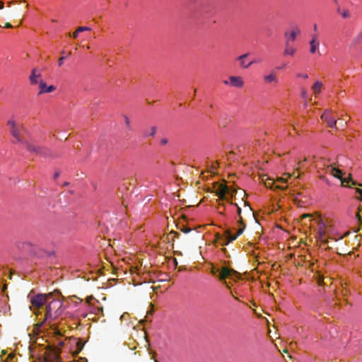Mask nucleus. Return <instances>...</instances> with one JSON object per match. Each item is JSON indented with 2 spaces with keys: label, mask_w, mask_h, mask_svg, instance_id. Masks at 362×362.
<instances>
[{
  "label": "nucleus",
  "mask_w": 362,
  "mask_h": 362,
  "mask_svg": "<svg viewBox=\"0 0 362 362\" xmlns=\"http://www.w3.org/2000/svg\"><path fill=\"white\" fill-rule=\"evenodd\" d=\"M46 312L43 322L54 320L59 317L63 313L62 302L60 300L50 299L47 303Z\"/></svg>",
  "instance_id": "f257e3e1"
},
{
  "label": "nucleus",
  "mask_w": 362,
  "mask_h": 362,
  "mask_svg": "<svg viewBox=\"0 0 362 362\" xmlns=\"http://www.w3.org/2000/svg\"><path fill=\"white\" fill-rule=\"evenodd\" d=\"M216 272H219V274L218 276V279L221 281H223V284L228 289H230V287L226 281V279H230L233 281H237L240 277V274L238 272H236L233 269H230L227 267H222L221 269H213L211 270V273L213 274H215Z\"/></svg>",
  "instance_id": "f03ea898"
},
{
  "label": "nucleus",
  "mask_w": 362,
  "mask_h": 362,
  "mask_svg": "<svg viewBox=\"0 0 362 362\" xmlns=\"http://www.w3.org/2000/svg\"><path fill=\"white\" fill-rule=\"evenodd\" d=\"M7 124L9 127L11 134L16 139V141L25 145V142H27V141H25L22 136V132L25 131L24 125L17 124L13 118H10L7 121Z\"/></svg>",
  "instance_id": "7ed1b4c3"
},
{
  "label": "nucleus",
  "mask_w": 362,
  "mask_h": 362,
  "mask_svg": "<svg viewBox=\"0 0 362 362\" xmlns=\"http://www.w3.org/2000/svg\"><path fill=\"white\" fill-rule=\"evenodd\" d=\"M25 148L32 154L42 157H49L52 156L51 151L47 147L35 144L30 142H25Z\"/></svg>",
  "instance_id": "20e7f679"
},
{
  "label": "nucleus",
  "mask_w": 362,
  "mask_h": 362,
  "mask_svg": "<svg viewBox=\"0 0 362 362\" xmlns=\"http://www.w3.org/2000/svg\"><path fill=\"white\" fill-rule=\"evenodd\" d=\"M327 172L329 173L334 177L340 179L341 182V185L344 186L346 185V186L350 187V185H349L350 182H351V185H356V183L352 180L351 176H349V177L347 179L343 178L342 177V175H343L342 171L338 168H334L332 165L327 166Z\"/></svg>",
  "instance_id": "39448f33"
},
{
  "label": "nucleus",
  "mask_w": 362,
  "mask_h": 362,
  "mask_svg": "<svg viewBox=\"0 0 362 362\" xmlns=\"http://www.w3.org/2000/svg\"><path fill=\"white\" fill-rule=\"evenodd\" d=\"M52 298V294L51 293L48 294H37L30 298V303L35 308L39 309L45 304H47Z\"/></svg>",
  "instance_id": "423d86ee"
},
{
  "label": "nucleus",
  "mask_w": 362,
  "mask_h": 362,
  "mask_svg": "<svg viewBox=\"0 0 362 362\" xmlns=\"http://www.w3.org/2000/svg\"><path fill=\"white\" fill-rule=\"evenodd\" d=\"M245 228V226H243L242 228H240L237 232V234L235 235H231L229 230H226V236L225 238L218 236L221 241L220 244L221 245H228L230 242L235 240L239 235H240L243 233Z\"/></svg>",
  "instance_id": "0eeeda50"
},
{
  "label": "nucleus",
  "mask_w": 362,
  "mask_h": 362,
  "mask_svg": "<svg viewBox=\"0 0 362 362\" xmlns=\"http://www.w3.org/2000/svg\"><path fill=\"white\" fill-rule=\"evenodd\" d=\"M214 187L215 188L214 192L221 199L229 202L226 197V194L228 193L229 189L226 185L216 182Z\"/></svg>",
  "instance_id": "6e6552de"
},
{
  "label": "nucleus",
  "mask_w": 362,
  "mask_h": 362,
  "mask_svg": "<svg viewBox=\"0 0 362 362\" xmlns=\"http://www.w3.org/2000/svg\"><path fill=\"white\" fill-rule=\"evenodd\" d=\"M321 119L325 120L329 127H336L337 120L334 117L332 116L330 110H325V112L322 115Z\"/></svg>",
  "instance_id": "1a4fd4ad"
},
{
  "label": "nucleus",
  "mask_w": 362,
  "mask_h": 362,
  "mask_svg": "<svg viewBox=\"0 0 362 362\" xmlns=\"http://www.w3.org/2000/svg\"><path fill=\"white\" fill-rule=\"evenodd\" d=\"M249 54L246 53L239 56L237 59L240 62V65L243 69H248L252 64L257 63V61L253 60L248 63L246 62L245 59L248 57Z\"/></svg>",
  "instance_id": "9d476101"
},
{
  "label": "nucleus",
  "mask_w": 362,
  "mask_h": 362,
  "mask_svg": "<svg viewBox=\"0 0 362 362\" xmlns=\"http://www.w3.org/2000/svg\"><path fill=\"white\" fill-rule=\"evenodd\" d=\"M231 85L236 88H242L244 86V81L241 76H232L229 77Z\"/></svg>",
  "instance_id": "9b49d317"
},
{
  "label": "nucleus",
  "mask_w": 362,
  "mask_h": 362,
  "mask_svg": "<svg viewBox=\"0 0 362 362\" xmlns=\"http://www.w3.org/2000/svg\"><path fill=\"white\" fill-rule=\"evenodd\" d=\"M40 92L39 94L45 93H51L56 89V87L53 85H50L47 86L45 82L40 81L39 83Z\"/></svg>",
  "instance_id": "f8f14e48"
},
{
  "label": "nucleus",
  "mask_w": 362,
  "mask_h": 362,
  "mask_svg": "<svg viewBox=\"0 0 362 362\" xmlns=\"http://www.w3.org/2000/svg\"><path fill=\"white\" fill-rule=\"evenodd\" d=\"M310 52L315 54L319 47V42L317 40V35L316 34L312 35V39L309 42Z\"/></svg>",
  "instance_id": "ddd939ff"
},
{
  "label": "nucleus",
  "mask_w": 362,
  "mask_h": 362,
  "mask_svg": "<svg viewBox=\"0 0 362 362\" xmlns=\"http://www.w3.org/2000/svg\"><path fill=\"white\" fill-rule=\"evenodd\" d=\"M296 52V49L293 46L290 45V43H288V40H286L285 42L284 55L293 57L295 54Z\"/></svg>",
  "instance_id": "4468645a"
},
{
  "label": "nucleus",
  "mask_w": 362,
  "mask_h": 362,
  "mask_svg": "<svg viewBox=\"0 0 362 362\" xmlns=\"http://www.w3.org/2000/svg\"><path fill=\"white\" fill-rule=\"evenodd\" d=\"M300 32V29L296 26L291 31V33L288 34L287 32L285 33V37H287L286 40H288V43H290V42H293L296 40V35L298 34H299Z\"/></svg>",
  "instance_id": "2eb2a0df"
},
{
  "label": "nucleus",
  "mask_w": 362,
  "mask_h": 362,
  "mask_svg": "<svg viewBox=\"0 0 362 362\" xmlns=\"http://www.w3.org/2000/svg\"><path fill=\"white\" fill-rule=\"evenodd\" d=\"M264 81L266 83H272L277 84L279 83V79L276 74L271 73L269 75L264 76Z\"/></svg>",
  "instance_id": "dca6fc26"
},
{
  "label": "nucleus",
  "mask_w": 362,
  "mask_h": 362,
  "mask_svg": "<svg viewBox=\"0 0 362 362\" xmlns=\"http://www.w3.org/2000/svg\"><path fill=\"white\" fill-rule=\"evenodd\" d=\"M40 76L41 74L40 73H37V69H33L29 77V80L31 84H37L38 83V78L40 77Z\"/></svg>",
  "instance_id": "f3484780"
},
{
  "label": "nucleus",
  "mask_w": 362,
  "mask_h": 362,
  "mask_svg": "<svg viewBox=\"0 0 362 362\" xmlns=\"http://www.w3.org/2000/svg\"><path fill=\"white\" fill-rule=\"evenodd\" d=\"M91 30L90 28L86 26H80L78 27L75 32L73 33L72 37L76 39L78 37V33H81L83 31H90Z\"/></svg>",
  "instance_id": "a211bd4d"
},
{
  "label": "nucleus",
  "mask_w": 362,
  "mask_h": 362,
  "mask_svg": "<svg viewBox=\"0 0 362 362\" xmlns=\"http://www.w3.org/2000/svg\"><path fill=\"white\" fill-rule=\"evenodd\" d=\"M122 117L124 119L126 129L129 132H132L133 130V127L131 124L130 119L126 115H124Z\"/></svg>",
  "instance_id": "6ab92c4d"
},
{
  "label": "nucleus",
  "mask_w": 362,
  "mask_h": 362,
  "mask_svg": "<svg viewBox=\"0 0 362 362\" xmlns=\"http://www.w3.org/2000/svg\"><path fill=\"white\" fill-rule=\"evenodd\" d=\"M230 204H233V205H235L236 207H237V214L239 216V219L238 221V223L240 225V228H242L243 226H245L244 223H243V218L242 217L240 216V214H241V209L240 207L237 204H234L232 202H230Z\"/></svg>",
  "instance_id": "aec40b11"
},
{
  "label": "nucleus",
  "mask_w": 362,
  "mask_h": 362,
  "mask_svg": "<svg viewBox=\"0 0 362 362\" xmlns=\"http://www.w3.org/2000/svg\"><path fill=\"white\" fill-rule=\"evenodd\" d=\"M337 13H339L344 18H349L351 17V14L348 9L341 10L340 7L337 8Z\"/></svg>",
  "instance_id": "412c9836"
},
{
  "label": "nucleus",
  "mask_w": 362,
  "mask_h": 362,
  "mask_svg": "<svg viewBox=\"0 0 362 362\" xmlns=\"http://www.w3.org/2000/svg\"><path fill=\"white\" fill-rule=\"evenodd\" d=\"M156 133V127H151V129L148 130H146L144 132V136L145 137H148V136H154L155 134Z\"/></svg>",
  "instance_id": "4be33fe9"
},
{
  "label": "nucleus",
  "mask_w": 362,
  "mask_h": 362,
  "mask_svg": "<svg viewBox=\"0 0 362 362\" xmlns=\"http://www.w3.org/2000/svg\"><path fill=\"white\" fill-rule=\"evenodd\" d=\"M327 233V230L326 229H324L322 228V226H320L319 228V230H318V234H319V237L321 239L322 242L323 243H326L327 241L326 240H324V236Z\"/></svg>",
  "instance_id": "5701e85b"
},
{
  "label": "nucleus",
  "mask_w": 362,
  "mask_h": 362,
  "mask_svg": "<svg viewBox=\"0 0 362 362\" xmlns=\"http://www.w3.org/2000/svg\"><path fill=\"white\" fill-rule=\"evenodd\" d=\"M322 86V83L321 82L316 81L313 86V89L314 93L315 94L320 93Z\"/></svg>",
  "instance_id": "b1692460"
},
{
  "label": "nucleus",
  "mask_w": 362,
  "mask_h": 362,
  "mask_svg": "<svg viewBox=\"0 0 362 362\" xmlns=\"http://www.w3.org/2000/svg\"><path fill=\"white\" fill-rule=\"evenodd\" d=\"M265 186L267 187H269V188H275V189H284V187H281V186H279V185H274V182L273 180H269L267 182H265Z\"/></svg>",
  "instance_id": "393cba45"
},
{
  "label": "nucleus",
  "mask_w": 362,
  "mask_h": 362,
  "mask_svg": "<svg viewBox=\"0 0 362 362\" xmlns=\"http://www.w3.org/2000/svg\"><path fill=\"white\" fill-rule=\"evenodd\" d=\"M177 228H179L182 232H183L185 233H188L192 230V229L190 228H188L186 226H182V228H180L177 226Z\"/></svg>",
  "instance_id": "a878e982"
},
{
  "label": "nucleus",
  "mask_w": 362,
  "mask_h": 362,
  "mask_svg": "<svg viewBox=\"0 0 362 362\" xmlns=\"http://www.w3.org/2000/svg\"><path fill=\"white\" fill-rule=\"evenodd\" d=\"M218 163L216 161V164L211 165L208 172L214 173V171L218 168Z\"/></svg>",
  "instance_id": "bb28decb"
},
{
  "label": "nucleus",
  "mask_w": 362,
  "mask_h": 362,
  "mask_svg": "<svg viewBox=\"0 0 362 362\" xmlns=\"http://www.w3.org/2000/svg\"><path fill=\"white\" fill-rule=\"evenodd\" d=\"M356 217L357 218L358 222L362 224V216L361 214H360L359 211H357L356 214Z\"/></svg>",
  "instance_id": "cd10ccee"
},
{
  "label": "nucleus",
  "mask_w": 362,
  "mask_h": 362,
  "mask_svg": "<svg viewBox=\"0 0 362 362\" xmlns=\"http://www.w3.org/2000/svg\"><path fill=\"white\" fill-rule=\"evenodd\" d=\"M361 40H362V31L358 34L357 37L354 40L353 43H357Z\"/></svg>",
  "instance_id": "c85d7f7f"
},
{
  "label": "nucleus",
  "mask_w": 362,
  "mask_h": 362,
  "mask_svg": "<svg viewBox=\"0 0 362 362\" xmlns=\"http://www.w3.org/2000/svg\"><path fill=\"white\" fill-rule=\"evenodd\" d=\"M301 96L302 98H303L304 99H306L307 97H308V93H307V90L304 88H303L301 90Z\"/></svg>",
  "instance_id": "c756f323"
},
{
  "label": "nucleus",
  "mask_w": 362,
  "mask_h": 362,
  "mask_svg": "<svg viewBox=\"0 0 362 362\" xmlns=\"http://www.w3.org/2000/svg\"><path fill=\"white\" fill-rule=\"evenodd\" d=\"M170 234H173V238L172 239L173 241H174L175 238H178V236H179V233L177 232L174 231V230H172L170 233Z\"/></svg>",
  "instance_id": "7c9ffc66"
},
{
  "label": "nucleus",
  "mask_w": 362,
  "mask_h": 362,
  "mask_svg": "<svg viewBox=\"0 0 362 362\" xmlns=\"http://www.w3.org/2000/svg\"><path fill=\"white\" fill-rule=\"evenodd\" d=\"M356 192L360 196V197H358V199H361L362 201V189H359V188H356Z\"/></svg>",
  "instance_id": "2f4dec72"
},
{
  "label": "nucleus",
  "mask_w": 362,
  "mask_h": 362,
  "mask_svg": "<svg viewBox=\"0 0 362 362\" xmlns=\"http://www.w3.org/2000/svg\"><path fill=\"white\" fill-rule=\"evenodd\" d=\"M65 57H62L59 59L58 60V65L59 66H61L62 64H63V62H64V60Z\"/></svg>",
  "instance_id": "473e14b6"
},
{
  "label": "nucleus",
  "mask_w": 362,
  "mask_h": 362,
  "mask_svg": "<svg viewBox=\"0 0 362 362\" xmlns=\"http://www.w3.org/2000/svg\"><path fill=\"white\" fill-rule=\"evenodd\" d=\"M296 76H297V77H301L305 79L308 78V76L307 74H298Z\"/></svg>",
  "instance_id": "72a5a7b5"
},
{
  "label": "nucleus",
  "mask_w": 362,
  "mask_h": 362,
  "mask_svg": "<svg viewBox=\"0 0 362 362\" xmlns=\"http://www.w3.org/2000/svg\"><path fill=\"white\" fill-rule=\"evenodd\" d=\"M168 144V139L166 138H163L160 140V144L161 145H166Z\"/></svg>",
  "instance_id": "f704fd0d"
},
{
  "label": "nucleus",
  "mask_w": 362,
  "mask_h": 362,
  "mask_svg": "<svg viewBox=\"0 0 362 362\" xmlns=\"http://www.w3.org/2000/svg\"><path fill=\"white\" fill-rule=\"evenodd\" d=\"M322 226V228H324V229H326V226H325V223L323 222L322 220H320L319 221V227Z\"/></svg>",
  "instance_id": "c9c22d12"
},
{
  "label": "nucleus",
  "mask_w": 362,
  "mask_h": 362,
  "mask_svg": "<svg viewBox=\"0 0 362 362\" xmlns=\"http://www.w3.org/2000/svg\"><path fill=\"white\" fill-rule=\"evenodd\" d=\"M4 28H12V25L10 23H5V25H4Z\"/></svg>",
  "instance_id": "e433bc0d"
},
{
  "label": "nucleus",
  "mask_w": 362,
  "mask_h": 362,
  "mask_svg": "<svg viewBox=\"0 0 362 362\" xmlns=\"http://www.w3.org/2000/svg\"><path fill=\"white\" fill-rule=\"evenodd\" d=\"M359 211L360 214L362 213V204H360L358 207V211Z\"/></svg>",
  "instance_id": "4c0bfd02"
},
{
  "label": "nucleus",
  "mask_w": 362,
  "mask_h": 362,
  "mask_svg": "<svg viewBox=\"0 0 362 362\" xmlns=\"http://www.w3.org/2000/svg\"><path fill=\"white\" fill-rule=\"evenodd\" d=\"M59 176V172H56L54 175V178L56 179Z\"/></svg>",
  "instance_id": "58836bf2"
},
{
  "label": "nucleus",
  "mask_w": 362,
  "mask_h": 362,
  "mask_svg": "<svg viewBox=\"0 0 362 362\" xmlns=\"http://www.w3.org/2000/svg\"><path fill=\"white\" fill-rule=\"evenodd\" d=\"M310 216V214H304L302 215V218H307V217H309Z\"/></svg>",
  "instance_id": "ea45409f"
},
{
  "label": "nucleus",
  "mask_w": 362,
  "mask_h": 362,
  "mask_svg": "<svg viewBox=\"0 0 362 362\" xmlns=\"http://www.w3.org/2000/svg\"><path fill=\"white\" fill-rule=\"evenodd\" d=\"M52 362H62V361H61V360H60L58 357H57V358L54 359V361H53Z\"/></svg>",
  "instance_id": "a19ab883"
},
{
  "label": "nucleus",
  "mask_w": 362,
  "mask_h": 362,
  "mask_svg": "<svg viewBox=\"0 0 362 362\" xmlns=\"http://www.w3.org/2000/svg\"><path fill=\"white\" fill-rule=\"evenodd\" d=\"M313 29H314V30H315V31H317V24H314V25H313Z\"/></svg>",
  "instance_id": "79ce46f5"
},
{
  "label": "nucleus",
  "mask_w": 362,
  "mask_h": 362,
  "mask_svg": "<svg viewBox=\"0 0 362 362\" xmlns=\"http://www.w3.org/2000/svg\"><path fill=\"white\" fill-rule=\"evenodd\" d=\"M4 8V3L2 1H0V9H2Z\"/></svg>",
  "instance_id": "37998d69"
},
{
  "label": "nucleus",
  "mask_w": 362,
  "mask_h": 362,
  "mask_svg": "<svg viewBox=\"0 0 362 362\" xmlns=\"http://www.w3.org/2000/svg\"><path fill=\"white\" fill-rule=\"evenodd\" d=\"M279 181H281V182H286V180H284V178H282V177L279 178Z\"/></svg>",
  "instance_id": "c03bdc74"
},
{
  "label": "nucleus",
  "mask_w": 362,
  "mask_h": 362,
  "mask_svg": "<svg viewBox=\"0 0 362 362\" xmlns=\"http://www.w3.org/2000/svg\"><path fill=\"white\" fill-rule=\"evenodd\" d=\"M223 83H224V84H226V85L228 83V82L227 81H224Z\"/></svg>",
  "instance_id": "a18cd8bd"
},
{
  "label": "nucleus",
  "mask_w": 362,
  "mask_h": 362,
  "mask_svg": "<svg viewBox=\"0 0 362 362\" xmlns=\"http://www.w3.org/2000/svg\"><path fill=\"white\" fill-rule=\"evenodd\" d=\"M288 176H290V177H291V176H295V173H293V174H291V175H289V174H288Z\"/></svg>",
  "instance_id": "49530a36"
},
{
  "label": "nucleus",
  "mask_w": 362,
  "mask_h": 362,
  "mask_svg": "<svg viewBox=\"0 0 362 362\" xmlns=\"http://www.w3.org/2000/svg\"><path fill=\"white\" fill-rule=\"evenodd\" d=\"M304 161H307L308 160V158L305 157L303 160Z\"/></svg>",
  "instance_id": "de8ad7c7"
},
{
  "label": "nucleus",
  "mask_w": 362,
  "mask_h": 362,
  "mask_svg": "<svg viewBox=\"0 0 362 362\" xmlns=\"http://www.w3.org/2000/svg\"><path fill=\"white\" fill-rule=\"evenodd\" d=\"M182 217L183 218H186L185 215H182Z\"/></svg>",
  "instance_id": "09e8293b"
},
{
  "label": "nucleus",
  "mask_w": 362,
  "mask_h": 362,
  "mask_svg": "<svg viewBox=\"0 0 362 362\" xmlns=\"http://www.w3.org/2000/svg\"><path fill=\"white\" fill-rule=\"evenodd\" d=\"M99 310L103 311V308H98Z\"/></svg>",
  "instance_id": "8fccbe9b"
},
{
  "label": "nucleus",
  "mask_w": 362,
  "mask_h": 362,
  "mask_svg": "<svg viewBox=\"0 0 362 362\" xmlns=\"http://www.w3.org/2000/svg\"><path fill=\"white\" fill-rule=\"evenodd\" d=\"M284 66H285V65H282V66H281L280 68L283 69Z\"/></svg>",
  "instance_id": "3c124183"
},
{
  "label": "nucleus",
  "mask_w": 362,
  "mask_h": 362,
  "mask_svg": "<svg viewBox=\"0 0 362 362\" xmlns=\"http://www.w3.org/2000/svg\"><path fill=\"white\" fill-rule=\"evenodd\" d=\"M83 362H87V361H84Z\"/></svg>",
  "instance_id": "603ef678"
}]
</instances>
